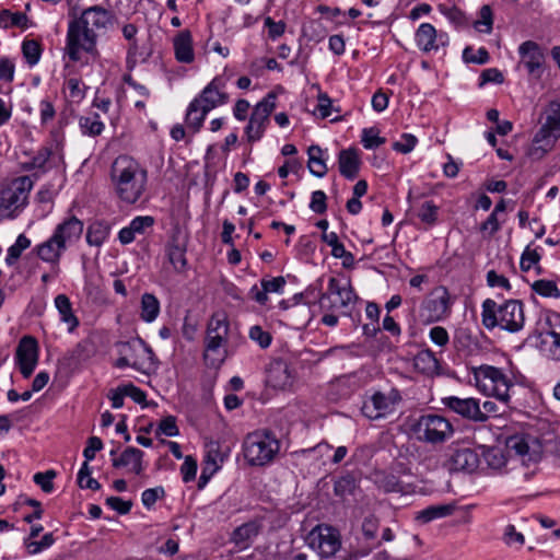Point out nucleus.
Instances as JSON below:
<instances>
[{
    "label": "nucleus",
    "mask_w": 560,
    "mask_h": 560,
    "mask_svg": "<svg viewBox=\"0 0 560 560\" xmlns=\"http://www.w3.org/2000/svg\"><path fill=\"white\" fill-rule=\"evenodd\" d=\"M66 91L71 102L79 103L85 96V85L77 78H70L66 81Z\"/></svg>",
    "instance_id": "48"
},
{
    "label": "nucleus",
    "mask_w": 560,
    "mask_h": 560,
    "mask_svg": "<svg viewBox=\"0 0 560 560\" xmlns=\"http://www.w3.org/2000/svg\"><path fill=\"white\" fill-rule=\"evenodd\" d=\"M175 58L182 63H191L195 60L192 36L188 30L180 31L173 39Z\"/></svg>",
    "instance_id": "27"
},
{
    "label": "nucleus",
    "mask_w": 560,
    "mask_h": 560,
    "mask_svg": "<svg viewBox=\"0 0 560 560\" xmlns=\"http://www.w3.org/2000/svg\"><path fill=\"white\" fill-rule=\"evenodd\" d=\"M223 455L220 451V445L217 442H210L207 444L206 455L201 475L198 481V488L202 489L213 477V475L220 469L223 463Z\"/></svg>",
    "instance_id": "26"
},
{
    "label": "nucleus",
    "mask_w": 560,
    "mask_h": 560,
    "mask_svg": "<svg viewBox=\"0 0 560 560\" xmlns=\"http://www.w3.org/2000/svg\"><path fill=\"white\" fill-rule=\"evenodd\" d=\"M160 314V302L155 295L144 293L141 298L140 317L145 323L154 322Z\"/></svg>",
    "instance_id": "38"
},
{
    "label": "nucleus",
    "mask_w": 560,
    "mask_h": 560,
    "mask_svg": "<svg viewBox=\"0 0 560 560\" xmlns=\"http://www.w3.org/2000/svg\"><path fill=\"white\" fill-rule=\"evenodd\" d=\"M164 493L165 491L163 487L147 489L141 494L142 504L147 509H151L156 503V501L164 495Z\"/></svg>",
    "instance_id": "60"
},
{
    "label": "nucleus",
    "mask_w": 560,
    "mask_h": 560,
    "mask_svg": "<svg viewBox=\"0 0 560 560\" xmlns=\"http://www.w3.org/2000/svg\"><path fill=\"white\" fill-rule=\"evenodd\" d=\"M481 322L487 329L499 326L511 332L518 331L525 323L523 304L510 300L498 305L495 301L487 299L482 303Z\"/></svg>",
    "instance_id": "3"
},
{
    "label": "nucleus",
    "mask_w": 560,
    "mask_h": 560,
    "mask_svg": "<svg viewBox=\"0 0 560 560\" xmlns=\"http://www.w3.org/2000/svg\"><path fill=\"white\" fill-rule=\"evenodd\" d=\"M361 142L365 149H375L385 143V139L380 137V131L375 128H365L362 131Z\"/></svg>",
    "instance_id": "53"
},
{
    "label": "nucleus",
    "mask_w": 560,
    "mask_h": 560,
    "mask_svg": "<svg viewBox=\"0 0 560 560\" xmlns=\"http://www.w3.org/2000/svg\"><path fill=\"white\" fill-rule=\"evenodd\" d=\"M143 452L136 447L126 448L121 455L113 459V466L126 467L129 471L140 475L143 471Z\"/></svg>",
    "instance_id": "30"
},
{
    "label": "nucleus",
    "mask_w": 560,
    "mask_h": 560,
    "mask_svg": "<svg viewBox=\"0 0 560 560\" xmlns=\"http://www.w3.org/2000/svg\"><path fill=\"white\" fill-rule=\"evenodd\" d=\"M22 52L28 65L35 66L40 59V45L34 39L24 40L22 44Z\"/></svg>",
    "instance_id": "51"
},
{
    "label": "nucleus",
    "mask_w": 560,
    "mask_h": 560,
    "mask_svg": "<svg viewBox=\"0 0 560 560\" xmlns=\"http://www.w3.org/2000/svg\"><path fill=\"white\" fill-rule=\"evenodd\" d=\"M79 125L82 133L88 136H98L104 129V124L97 114L81 117Z\"/></svg>",
    "instance_id": "43"
},
{
    "label": "nucleus",
    "mask_w": 560,
    "mask_h": 560,
    "mask_svg": "<svg viewBox=\"0 0 560 560\" xmlns=\"http://www.w3.org/2000/svg\"><path fill=\"white\" fill-rule=\"evenodd\" d=\"M532 289L544 298H559L560 290L551 280H537L532 284Z\"/></svg>",
    "instance_id": "50"
},
{
    "label": "nucleus",
    "mask_w": 560,
    "mask_h": 560,
    "mask_svg": "<svg viewBox=\"0 0 560 560\" xmlns=\"http://www.w3.org/2000/svg\"><path fill=\"white\" fill-rule=\"evenodd\" d=\"M539 128L560 135V102H549L539 115Z\"/></svg>",
    "instance_id": "31"
},
{
    "label": "nucleus",
    "mask_w": 560,
    "mask_h": 560,
    "mask_svg": "<svg viewBox=\"0 0 560 560\" xmlns=\"http://www.w3.org/2000/svg\"><path fill=\"white\" fill-rule=\"evenodd\" d=\"M14 359L23 377H30L38 362V345L36 339L31 336L22 337L19 341Z\"/></svg>",
    "instance_id": "18"
},
{
    "label": "nucleus",
    "mask_w": 560,
    "mask_h": 560,
    "mask_svg": "<svg viewBox=\"0 0 560 560\" xmlns=\"http://www.w3.org/2000/svg\"><path fill=\"white\" fill-rule=\"evenodd\" d=\"M56 477L55 470H47L45 472H37L34 475L33 480L34 482L40 487V489L46 492L50 493L54 490V478Z\"/></svg>",
    "instance_id": "56"
},
{
    "label": "nucleus",
    "mask_w": 560,
    "mask_h": 560,
    "mask_svg": "<svg viewBox=\"0 0 560 560\" xmlns=\"http://www.w3.org/2000/svg\"><path fill=\"white\" fill-rule=\"evenodd\" d=\"M307 154L310 172L316 177H324L328 171L324 158L325 152L318 145H311Z\"/></svg>",
    "instance_id": "37"
},
{
    "label": "nucleus",
    "mask_w": 560,
    "mask_h": 560,
    "mask_svg": "<svg viewBox=\"0 0 560 560\" xmlns=\"http://www.w3.org/2000/svg\"><path fill=\"white\" fill-rule=\"evenodd\" d=\"M474 385L485 396L494 397L508 405L511 399L510 392L514 387L512 378L502 369L481 364L471 368Z\"/></svg>",
    "instance_id": "4"
},
{
    "label": "nucleus",
    "mask_w": 560,
    "mask_h": 560,
    "mask_svg": "<svg viewBox=\"0 0 560 560\" xmlns=\"http://www.w3.org/2000/svg\"><path fill=\"white\" fill-rule=\"evenodd\" d=\"M265 27L268 30V35L271 39H277L282 36L285 31V23L283 21H273L270 16L264 20Z\"/></svg>",
    "instance_id": "62"
},
{
    "label": "nucleus",
    "mask_w": 560,
    "mask_h": 560,
    "mask_svg": "<svg viewBox=\"0 0 560 560\" xmlns=\"http://www.w3.org/2000/svg\"><path fill=\"white\" fill-rule=\"evenodd\" d=\"M257 535V526L254 523H247L238 526L232 535V540L244 548L247 542Z\"/></svg>",
    "instance_id": "44"
},
{
    "label": "nucleus",
    "mask_w": 560,
    "mask_h": 560,
    "mask_svg": "<svg viewBox=\"0 0 560 560\" xmlns=\"http://www.w3.org/2000/svg\"><path fill=\"white\" fill-rule=\"evenodd\" d=\"M539 347L542 353L555 361H560V334L546 330L539 334Z\"/></svg>",
    "instance_id": "32"
},
{
    "label": "nucleus",
    "mask_w": 560,
    "mask_h": 560,
    "mask_svg": "<svg viewBox=\"0 0 560 560\" xmlns=\"http://www.w3.org/2000/svg\"><path fill=\"white\" fill-rule=\"evenodd\" d=\"M417 142L418 140L413 135L404 133L399 141L393 143V149L397 152L407 154L415 149Z\"/></svg>",
    "instance_id": "57"
},
{
    "label": "nucleus",
    "mask_w": 560,
    "mask_h": 560,
    "mask_svg": "<svg viewBox=\"0 0 560 560\" xmlns=\"http://www.w3.org/2000/svg\"><path fill=\"white\" fill-rule=\"evenodd\" d=\"M229 335V320L225 313L212 315L208 324L203 359L211 368L220 366L225 360V343Z\"/></svg>",
    "instance_id": "7"
},
{
    "label": "nucleus",
    "mask_w": 560,
    "mask_h": 560,
    "mask_svg": "<svg viewBox=\"0 0 560 560\" xmlns=\"http://www.w3.org/2000/svg\"><path fill=\"white\" fill-rule=\"evenodd\" d=\"M180 474L184 482H190L196 478L197 462L191 456H186L183 465L180 466Z\"/></svg>",
    "instance_id": "59"
},
{
    "label": "nucleus",
    "mask_w": 560,
    "mask_h": 560,
    "mask_svg": "<svg viewBox=\"0 0 560 560\" xmlns=\"http://www.w3.org/2000/svg\"><path fill=\"white\" fill-rule=\"evenodd\" d=\"M360 156L354 149L341 150L338 155V165L340 174L348 178L354 179L360 170Z\"/></svg>",
    "instance_id": "29"
},
{
    "label": "nucleus",
    "mask_w": 560,
    "mask_h": 560,
    "mask_svg": "<svg viewBox=\"0 0 560 560\" xmlns=\"http://www.w3.org/2000/svg\"><path fill=\"white\" fill-rule=\"evenodd\" d=\"M279 450V440L265 430L247 434L243 442L244 458L250 466H265L271 463Z\"/></svg>",
    "instance_id": "6"
},
{
    "label": "nucleus",
    "mask_w": 560,
    "mask_h": 560,
    "mask_svg": "<svg viewBox=\"0 0 560 560\" xmlns=\"http://www.w3.org/2000/svg\"><path fill=\"white\" fill-rule=\"evenodd\" d=\"M521 65H523L530 79L539 80L545 72V55L541 47L532 40L524 42L518 47Z\"/></svg>",
    "instance_id": "16"
},
{
    "label": "nucleus",
    "mask_w": 560,
    "mask_h": 560,
    "mask_svg": "<svg viewBox=\"0 0 560 560\" xmlns=\"http://www.w3.org/2000/svg\"><path fill=\"white\" fill-rule=\"evenodd\" d=\"M209 112H203V107L194 98L187 109L186 113V125L194 130V132H197Z\"/></svg>",
    "instance_id": "39"
},
{
    "label": "nucleus",
    "mask_w": 560,
    "mask_h": 560,
    "mask_svg": "<svg viewBox=\"0 0 560 560\" xmlns=\"http://www.w3.org/2000/svg\"><path fill=\"white\" fill-rule=\"evenodd\" d=\"M276 100V94L269 93L255 106L248 125L245 128V133L249 142L258 141L264 136L269 122V116L277 107Z\"/></svg>",
    "instance_id": "14"
},
{
    "label": "nucleus",
    "mask_w": 560,
    "mask_h": 560,
    "mask_svg": "<svg viewBox=\"0 0 560 560\" xmlns=\"http://www.w3.org/2000/svg\"><path fill=\"white\" fill-rule=\"evenodd\" d=\"M442 402L446 408L469 421L485 422V417L481 413V406L477 398L448 396L444 397Z\"/></svg>",
    "instance_id": "20"
},
{
    "label": "nucleus",
    "mask_w": 560,
    "mask_h": 560,
    "mask_svg": "<svg viewBox=\"0 0 560 560\" xmlns=\"http://www.w3.org/2000/svg\"><path fill=\"white\" fill-rule=\"evenodd\" d=\"M505 446L511 458L518 459L523 465L536 464L542 456V445L530 435H512L508 438Z\"/></svg>",
    "instance_id": "13"
},
{
    "label": "nucleus",
    "mask_w": 560,
    "mask_h": 560,
    "mask_svg": "<svg viewBox=\"0 0 560 560\" xmlns=\"http://www.w3.org/2000/svg\"><path fill=\"white\" fill-rule=\"evenodd\" d=\"M450 294L445 288H439L421 305L420 317L427 324L439 322L450 314Z\"/></svg>",
    "instance_id": "15"
},
{
    "label": "nucleus",
    "mask_w": 560,
    "mask_h": 560,
    "mask_svg": "<svg viewBox=\"0 0 560 560\" xmlns=\"http://www.w3.org/2000/svg\"><path fill=\"white\" fill-rule=\"evenodd\" d=\"M92 469L89 463L84 462L78 472V485L82 489L98 490L100 482L91 477Z\"/></svg>",
    "instance_id": "46"
},
{
    "label": "nucleus",
    "mask_w": 560,
    "mask_h": 560,
    "mask_svg": "<svg viewBox=\"0 0 560 560\" xmlns=\"http://www.w3.org/2000/svg\"><path fill=\"white\" fill-rule=\"evenodd\" d=\"M33 182L28 176H21L5 184L0 190V207L7 217H12L26 202Z\"/></svg>",
    "instance_id": "9"
},
{
    "label": "nucleus",
    "mask_w": 560,
    "mask_h": 560,
    "mask_svg": "<svg viewBox=\"0 0 560 560\" xmlns=\"http://www.w3.org/2000/svg\"><path fill=\"white\" fill-rule=\"evenodd\" d=\"M413 366L420 373L434 375L439 371V361L431 350H422L415 357Z\"/></svg>",
    "instance_id": "36"
},
{
    "label": "nucleus",
    "mask_w": 560,
    "mask_h": 560,
    "mask_svg": "<svg viewBox=\"0 0 560 560\" xmlns=\"http://www.w3.org/2000/svg\"><path fill=\"white\" fill-rule=\"evenodd\" d=\"M539 260H540V255L538 254V252L536 249H532V248H529V246H527L521 256V262H520L521 269L523 271H528L535 265H537Z\"/></svg>",
    "instance_id": "58"
},
{
    "label": "nucleus",
    "mask_w": 560,
    "mask_h": 560,
    "mask_svg": "<svg viewBox=\"0 0 560 560\" xmlns=\"http://www.w3.org/2000/svg\"><path fill=\"white\" fill-rule=\"evenodd\" d=\"M249 337L253 341L257 342L261 348L270 346L271 336L269 332L262 330L260 326H253L249 329Z\"/></svg>",
    "instance_id": "63"
},
{
    "label": "nucleus",
    "mask_w": 560,
    "mask_h": 560,
    "mask_svg": "<svg viewBox=\"0 0 560 560\" xmlns=\"http://www.w3.org/2000/svg\"><path fill=\"white\" fill-rule=\"evenodd\" d=\"M83 233V222L69 217L56 225L49 238L34 247V253L44 262L57 267L65 252L75 244Z\"/></svg>",
    "instance_id": "2"
},
{
    "label": "nucleus",
    "mask_w": 560,
    "mask_h": 560,
    "mask_svg": "<svg viewBox=\"0 0 560 560\" xmlns=\"http://www.w3.org/2000/svg\"><path fill=\"white\" fill-rule=\"evenodd\" d=\"M158 434H163L166 436H176L178 435V428L176 425V420L174 417L168 416L161 420L159 428H158Z\"/></svg>",
    "instance_id": "64"
},
{
    "label": "nucleus",
    "mask_w": 560,
    "mask_h": 560,
    "mask_svg": "<svg viewBox=\"0 0 560 560\" xmlns=\"http://www.w3.org/2000/svg\"><path fill=\"white\" fill-rule=\"evenodd\" d=\"M154 219L151 215H139L131 220L128 226L119 231L118 238L122 244H129L135 241L137 235H143L145 231L152 228Z\"/></svg>",
    "instance_id": "28"
},
{
    "label": "nucleus",
    "mask_w": 560,
    "mask_h": 560,
    "mask_svg": "<svg viewBox=\"0 0 560 560\" xmlns=\"http://www.w3.org/2000/svg\"><path fill=\"white\" fill-rule=\"evenodd\" d=\"M75 20L85 26L88 31H92L96 38L113 25L112 13L100 5L85 9L80 18Z\"/></svg>",
    "instance_id": "21"
},
{
    "label": "nucleus",
    "mask_w": 560,
    "mask_h": 560,
    "mask_svg": "<svg viewBox=\"0 0 560 560\" xmlns=\"http://www.w3.org/2000/svg\"><path fill=\"white\" fill-rule=\"evenodd\" d=\"M504 541L509 546L522 547L525 542L524 535L518 533L514 525H508L504 530Z\"/></svg>",
    "instance_id": "61"
},
{
    "label": "nucleus",
    "mask_w": 560,
    "mask_h": 560,
    "mask_svg": "<svg viewBox=\"0 0 560 560\" xmlns=\"http://www.w3.org/2000/svg\"><path fill=\"white\" fill-rule=\"evenodd\" d=\"M305 542L323 559L335 556L341 547L339 532L327 524H319L315 526L306 535Z\"/></svg>",
    "instance_id": "10"
},
{
    "label": "nucleus",
    "mask_w": 560,
    "mask_h": 560,
    "mask_svg": "<svg viewBox=\"0 0 560 560\" xmlns=\"http://www.w3.org/2000/svg\"><path fill=\"white\" fill-rule=\"evenodd\" d=\"M119 353L120 358L115 363L119 369L125 366L151 368L155 362L154 352L142 339L120 343Z\"/></svg>",
    "instance_id": "11"
},
{
    "label": "nucleus",
    "mask_w": 560,
    "mask_h": 560,
    "mask_svg": "<svg viewBox=\"0 0 560 560\" xmlns=\"http://www.w3.org/2000/svg\"><path fill=\"white\" fill-rule=\"evenodd\" d=\"M559 139L560 135L538 128L528 147L527 155L533 160L544 159L555 149Z\"/></svg>",
    "instance_id": "23"
},
{
    "label": "nucleus",
    "mask_w": 560,
    "mask_h": 560,
    "mask_svg": "<svg viewBox=\"0 0 560 560\" xmlns=\"http://www.w3.org/2000/svg\"><path fill=\"white\" fill-rule=\"evenodd\" d=\"M492 11L489 5L481 7L479 11V19L475 21L474 26L477 31L490 33L492 30Z\"/></svg>",
    "instance_id": "54"
},
{
    "label": "nucleus",
    "mask_w": 560,
    "mask_h": 560,
    "mask_svg": "<svg viewBox=\"0 0 560 560\" xmlns=\"http://www.w3.org/2000/svg\"><path fill=\"white\" fill-rule=\"evenodd\" d=\"M483 458L490 468L497 470L503 468L508 463L504 451L500 447L487 448L483 452Z\"/></svg>",
    "instance_id": "45"
},
{
    "label": "nucleus",
    "mask_w": 560,
    "mask_h": 560,
    "mask_svg": "<svg viewBox=\"0 0 560 560\" xmlns=\"http://www.w3.org/2000/svg\"><path fill=\"white\" fill-rule=\"evenodd\" d=\"M28 18L22 12H11L9 10H2L0 12V27H20L22 30L28 28Z\"/></svg>",
    "instance_id": "41"
},
{
    "label": "nucleus",
    "mask_w": 560,
    "mask_h": 560,
    "mask_svg": "<svg viewBox=\"0 0 560 560\" xmlns=\"http://www.w3.org/2000/svg\"><path fill=\"white\" fill-rule=\"evenodd\" d=\"M225 81L221 77H215L205 86L195 100L203 107V112H210L215 107L222 106L229 102V95L225 93Z\"/></svg>",
    "instance_id": "19"
},
{
    "label": "nucleus",
    "mask_w": 560,
    "mask_h": 560,
    "mask_svg": "<svg viewBox=\"0 0 560 560\" xmlns=\"http://www.w3.org/2000/svg\"><path fill=\"white\" fill-rule=\"evenodd\" d=\"M439 207L432 201H425L418 210V218L422 223L432 226L438 221Z\"/></svg>",
    "instance_id": "49"
},
{
    "label": "nucleus",
    "mask_w": 560,
    "mask_h": 560,
    "mask_svg": "<svg viewBox=\"0 0 560 560\" xmlns=\"http://www.w3.org/2000/svg\"><path fill=\"white\" fill-rule=\"evenodd\" d=\"M456 504L454 502L446 504L430 505L416 514L415 520L425 524L431 521L450 516L454 513Z\"/></svg>",
    "instance_id": "33"
},
{
    "label": "nucleus",
    "mask_w": 560,
    "mask_h": 560,
    "mask_svg": "<svg viewBox=\"0 0 560 560\" xmlns=\"http://www.w3.org/2000/svg\"><path fill=\"white\" fill-rule=\"evenodd\" d=\"M55 542V538L51 533L45 534L43 538L37 540H32L30 538L24 539V546L27 549L30 555H37L45 549H48Z\"/></svg>",
    "instance_id": "47"
},
{
    "label": "nucleus",
    "mask_w": 560,
    "mask_h": 560,
    "mask_svg": "<svg viewBox=\"0 0 560 560\" xmlns=\"http://www.w3.org/2000/svg\"><path fill=\"white\" fill-rule=\"evenodd\" d=\"M167 260L173 266L176 272H183L187 268V259H186V246L184 244L178 243L177 241H172L165 249Z\"/></svg>",
    "instance_id": "34"
},
{
    "label": "nucleus",
    "mask_w": 560,
    "mask_h": 560,
    "mask_svg": "<svg viewBox=\"0 0 560 560\" xmlns=\"http://www.w3.org/2000/svg\"><path fill=\"white\" fill-rule=\"evenodd\" d=\"M410 433L420 443L441 445L451 440L455 433L453 423L439 413H423L411 420Z\"/></svg>",
    "instance_id": "5"
},
{
    "label": "nucleus",
    "mask_w": 560,
    "mask_h": 560,
    "mask_svg": "<svg viewBox=\"0 0 560 560\" xmlns=\"http://www.w3.org/2000/svg\"><path fill=\"white\" fill-rule=\"evenodd\" d=\"M55 306L59 312L60 319L68 325V331L72 332L79 325L77 316L72 312L69 298L65 294H58L55 298Z\"/></svg>",
    "instance_id": "35"
},
{
    "label": "nucleus",
    "mask_w": 560,
    "mask_h": 560,
    "mask_svg": "<svg viewBox=\"0 0 560 560\" xmlns=\"http://www.w3.org/2000/svg\"><path fill=\"white\" fill-rule=\"evenodd\" d=\"M32 242L25 234H20L13 245L8 248L5 262L9 266L14 265L22 253L31 246Z\"/></svg>",
    "instance_id": "42"
},
{
    "label": "nucleus",
    "mask_w": 560,
    "mask_h": 560,
    "mask_svg": "<svg viewBox=\"0 0 560 560\" xmlns=\"http://www.w3.org/2000/svg\"><path fill=\"white\" fill-rule=\"evenodd\" d=\"M444 466L450 471L472 472L479 466V456L475 451L468 447L451 448L450 457Z\"/></svg>",
    "instance_id": "22"
},
{
    "label": "nucleus",
    "mask_w": 560,
    "mask_h": 560,
    "mask_svg": "<svg viewBox=\"0 0 560 560\" xmlns=\"http://www.w3.org/2000/svg\"><path fill=\"white\" fill-rule=\"evenodd\" d=\"M463 59L467 63L483 65L488 62L489 54L483 47H480L477 50L472 47H466L463 51Z\"/></svg>",
    "instance_id": "52"
},
{
    "label": "nucleus",
    "mask_w": 560,
    "mask_h": 560,
    "mask_svg": "<svg viewBox=\"0 0 560 560\" xmlns=\"http://www.w3.org/2000/svg\"><path fill=\"white\" fill-rule=\"evenodd\" d=\"M96 42L95 34L74 19L68 24L65 55L73 62L82 61L84 54L96 57Z\"/></svg>",
    "instance_id": "8"
},
{
    "label": "nucleus",
    "mask_w": 560,
    "mask_h": 560,
    "mask_svg": "<svg viewBox=\"0 0 560 560\" xmlns=\"http://www.w3.org/2000/svg\"><path fill=\"white\" fill-rule=\"evenodd\" d=\"M355 299L349 281L342 283L339 279L331 277L328 280L327 291L319 298V307L323 312H335L348 307Z\"/></svg>",
    "instance_id": "12"
},
{
    "label": "nucleus",
    "mask_w": 560,
    "mask_h": 560,
    "mask_svg": "<svg viewBox=\"0 0 560 560\" xmlns=\"http://www.w3.org/2000/svg\"><path fill=\"white\" fill-rule=\"evenodd\" d=\"M267 384L275 389H291L295 377L291 368L283 361L270 363L267 370Z\"/></svg>",
    "instance_id": "25"
},
{
    "label": "nucleus",
    "mask_w": 560,
    "mask_h": 560,
    "mask_svg": "<svg viewBox=\"0 0 560 560\" xmlns=\"http://www.w3.org/2000/svg\"><path fill=\"white\" fill-rule=\"evenodd\" d=\"M110 180L117 198L127 205H135L147 190L148 172L135 159L120 155L112 165Z\"/></svg>",
    "instance_id": "1"
},
{
    "label": "nucleus",
    "mask_w": 560,
    "mask_h": 560,
    "mask_svg": "<svg viewBox=\"0 0 560 560\" xmlns=\"http://www.w3.org/2000/svg\"><path fill=\"white\" fill-rule=\"evenodd\" d=\"M109 236V226L104 222L92 223L86 233V242L91 246L100 247Z\"/></svg>",
    "instance_id": "40"
},
{
    "label": "nucleus",
    "mask_w": 560,
    "mask_h": 560,
    "mask_svg": "<svg viewBox=\"0 0 560 560\" xmlns=\"http://www.w3.org/2000/svg\"><path fill=\"white\" fill-rule=\"evenodd\" d=\"M439 11L456 26H462L466 23L465 14L456 7L440 4Z\"/></svg>",
    "instance_id": "55"
},
{
    "label": "nucleus",
    "mask_w": 560,
    "mask_h": 560,
    "mask_svg": "<svg viewBox=\"0 0 560 560\" xmlns=\"http://www.w3.org/2000/svg\"><path fill=\"white\" fill-rule=\"evenodd\" d=\"M416 43L422 51L430 52L445 46L448 36L446 33H438L432 24L422 23L416 32Z\"/></svg>",
    "instance_id": "24"
},
{
    "label": "nucleus",
    "mask_w": 560,
    "mask_h": 560,
    "mask_svg": "<svg viewBox=\"0 0 560 560\" xmlns=\"http://www.w3.org/2000/svg\"><path fill=\"white\" fill-rule=\"evenodd\" d=\"M399 396L395 392L375 393L363 402L362 412L369 419L384 418L395 411Z\"/></svg>",
    "instance_id": "17"
}]
</instances>
